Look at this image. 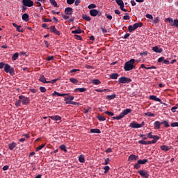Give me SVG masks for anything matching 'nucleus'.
Returning <instances> with one entry per match:
<instances>
[{
  "mask_svg": "<svg viewBox=\"0 0 178 178\" xmlns=\"http://www.w3.org/2000/svg\"><path fill=\"white\" fill-rule=\"evenodd\" d=\"M135 63L136 60L134 58H132L130 60L126 62L124 66L125 72H130V70H133V69H134Z\"/></svg>",
  "mask_w": 178,
  "mask_h": 178,
  "instance_id": "1",
  "label": "nucleus"
},
{
  "mask_svg": "<svg viewBox=\"0 0 178 178\" xmlns=\"http://www.w3.org/2000/svg\"><path fill=\"white\" fill-rule=\"evenodd\" d=\"M144 126H145V122H142L141 124H138L137 123V122L133 121L129 124V127H131V129H140V127H144Z\"/></svg>",
  "mask_w": 178,
  "mask_h": 178,
  "instance_id": "2",
  "label": "nucleus"
},
{
  "mask_svg": "<svg viewBox=\"0 0 178 178\" xmlns=\"http://www.w3.org/2000/svg\"><path fill=\"white\" fill-rule=\"evenodd\" d=\"M4 72H6V73H9L10 76H14L15 68L12 67L9 64H6L4 67Z\"/></svg>",
  "mask_w": 178,
  "mask_h": 178,
  "instance_id": "3",
  "label": "nucleus"
},
{
  "mask_svg": "<svg viewBox=\"0 0 178 178\" xmlns=\"http://www.w3.org/2000/svg\"><path fill=\"white\" fill-rule=\"evenodd\" d=\"M119 84H129L131 83V79L126 76H122L118 79Z\"/></svg>",
  "mask_w": 178,
  "mask_h": 178,
  "instance_id": "4",
  "label": "nucleus"
},
{
  "mask_svg": "<svg viewBox=\"0 0 178 178\" xmlns=\"http://www.w3.org/2000/svg\"><path fill=\"white\" fill-rule=\"evenodd\" d=\"M19 98L21 99L22 105H29V104H30V97H26L24 95H19Z\"/></svg>",
  "mask_w": 178,
  "mask_h": 178,
  "instance_id": "5",
  "label": "nucleus"
},
{
  "mask_svg": "<svg viewBox=\"0 0 178 178\" xmlns=\"http://www.w3.org/2000/svg\"><path fill=\"white\" fill-rule=\"evenodd\" d=\"M22 5L28 8H31V6H34V1L31 0H22Z\"/></svg>",
  "mask_w": 178,
  "mask_h": 178,
  "instance_id": "6",
  "label": "nucleus"
},
{
  "mask_svg": "<svg viewBox=\"0 0 178 178\" xmlns=\"http://www.w3.org/2000/svg\"><path fill=\"white\" fill-rule=\"evenodd\" d=\"M90 16L95 17V16H102V13L98 11V10L92 9L90 10Z\"/></svg>",
  "mask_w": 178,
  "mask_h": 178,
  "instance_id": "7",
  "label": "nucleus"
},
{
  "mask_svg": "<svg viewBox=\"0 0 178 178\" xmlns=\"http://www.w3.org/2000/svg\"><path fill=\"white\" fill-rule=\"evenodd\" d=\"M138 175H140V176H141V177L143 178H149V174H148V171L147 170H138Z\"/></svg>",
  "mask_w": 178,
  "mask_h": 178,
  "instance_id": "8",
  "label": "nucleus"
},
{
  "mask_svg": "<svg viewBox=\"0 0 178 178\" xmlns=\"http://www.w3.org/2000/svg\"><path fill=\"white\" fill-rule=\"evenodd\" d=\"M13 26L17 29V31H18V33H23V31H24L22 26L17 25L16 24V23H13Z\"/></svg>",
  "mask_w": 178,
  "mask_h": 178,
  "instance_id": "9",
  "label": "nucleus"
},
{
  "mask_svg": "<svg viewBox=\"0 0 178 178\" xmlns=\"http://www.w3.org/2000/svg\"><path fill=\"white\" fill-rule=\"evenodd\" d=\"M50 31L51 33H54V34H56V35H60V32L56 30V27H55V26H51L50 27Z\"/></svg>",
  "mask_w": 178,
  "mask_h": 178,
  "instance_id": "10",
  "label": "nucleus"
},
{
  "mask_svg": "<svg viewBox=\"0 0 178 178\" xmlns=\"http://www.w3.org/2000/svg\"><path fill=\"white\" fill-rule=\"evenodd\" d=\"M152 51H154V52H156V54H162V52H163V49L159 47L158 46L152 47Z\"/></svg>",
  "mask_w": 178,
  "mask_h": 178,
  "instance_id": "11",
  "label": "nucleus"
},
{
  "mask_svg": "<svg viewBox=\"0 0 178 178\" xmlns=\"http://www.w3.org/2000/svg\"><path fill=\"white\" fill-rule=\"evenodd\" d=\"M159 63H161V62H163L165 65H170V62L168 60H165V57H160L158 59Z\"/></svg>",
  "mask_w": 178,
  "mask_h": 178,
  "instance_id": "12",
  "label": "nucleus"
},
{
  "mask_svg": "<svg viewBox=\"0 0 178 178\" xmlns=\"http://www.w3.org/2000/svg\"><path fill=\"white\" fill-rule=\"evenodd\" d=\"M57 97H66V95H68L67 93H59L56 91H54L53 93H52V96L53 97H55L56 96Z\"/></svg>",
  "mask_w": 178,
  "mask_h": 178,
  "instance_id": "13",
  "label": "nucleus"
},
{
  "mask_svg": "<svg viewBox=\"0 0 178 178\" xmlns=\"http://www.w3.org/2000/svg\"><path fill=\"white\" fill-rule=\"evenodd\" d=\"M51 120H55L56 122H58V120H62V117L59 115H51L49 117Z\"/></svg>",
  "mask_w": 178,
  "mask_h": 178,
  "instance_id": "14",
  "label": "nucleus"
},
{
  "mask_svg": "<svg viewBox=\"0 0 178 178\" xmlns=\"http://www.w3.org/2000/svg\"><path fill=\"white\" fill-rule=\"evenodd\" d=\"M39 81H41V83H44L46 84H48V81H47V79L45 78V76L41 74L39 77Z\"/></svg>",
  "mask_w": 178,
  "mask_h": 178,
  "instance_id": "15",
  "label": "nucleus"
},
{
  "mask_svg": "<svg viewBox=\"0 0 178 178\" xmlns=\"http://www.w3.org/2000/svg\"><path fill=\"white\" fill-rule=\"evenodd\" d=\"M140 67L142 69H146L147 70H151V69H156V66L152 65L151 67H146L145 64H141Z\"/></svg>",
  "mask_w": 178,
  "mask_h": 178,
  "instance_id": "16",
  "label": "nucleus"
},
{
  "mask_svg": "<svg viewBox=\"0 0 178 178\" xmlns=\"http://www.w3.org/2000/svg\"><path fill=\"white\" fill-rule=\"evenodd\" d=\"M65 15H72L73 13V8L70 7H67L65 9Z\"/></svg>",
  "mask_w": 178,
  "mask_h": 178,
  "instance_id": "17",
  "label": "nucleus"
},
{
  "mask_svg": "<svg viewBox=\"0 0 178 178\" xmlns=\"http://www.w3.org/2000/svg\"><path fill=\"white\" fill-rule=\"evenodd\" d=\"M162 124V122L156 121L154 123V129H156L157 130H159L161 129V125Z\"/></svg>",
  "mask_w": 178,
  "mask_h": 178,
  "instance_id": "18",
  "label": "nucleus"
},
{
  "mask_svg": "<svg viewBox=\"0 0 178 178\" xmlns=\"http://www.w3.org/2000/svg\"><path fill=\"white\" fill-rule=\"evenodd\" d=\"M16 145H17V144H16V143L13 142L12 143H10L8 145V148L9 149H10V151H13V149H15V148H16Z\"/></svg>",
  "mask_w": 178,
  "mask_h": 178,
  "instance_id": "19",
  "label": "nucleus"
},
{
  "mask_svg": "<svg viewBox=\"0 0 178 178\" xmlns=\"http://www.w3.org/2000/svg\"><path fill=\"white\" fill-rule=\"evenodd\" d=\"M138 159V156H136L134 154H131L129 156L128 161H137Z\"/></svg>",
  "mask_w": 178,
  "mask_h": 178,
  "instance_id": "20",
  "label": "nucleus"
},
{
  "mask_svg": "<svg viewBox=\"0 0 178 178\" xmlns=\"http://www.w3.org/2000/svg\"><path fill=\"white\" fill-rule=\"evenodd\" d=\"M29 17L30 16L27 13H24V15H22V20H24V22H29V20H30Z\"/></svg>",
  "mask_w": 178,
  "mask_h": 178,
  "instance_id": "21",
  "label": "nucleus"
},
{
  "mask_svg": "<svg viewBox=\"0 0 178 178\" xmlns=\"http://www.w3.org/2000/svg\"><path fill=\"white\" fill-rule=\"evenodd\" d=\"M130 112H131V109L130 108H126L125 110H124L121 113L122 115L124 116H126V115H129V113H130Z\"/></svg>",
  "mask_w": 178,
  "mask_h": 178,
  "instance_id": "22",
  "label": "nucleus"
},
{
  "mask_svg": "<svg viewBox=\"0 0 178 178\" xmlns=\"http://www.w3.org/2000/svg\"><path fill=\"white\" fill-rule=\"evenodd\" d=\"M118 77H119V74L118 73H113L110 75V78L112 79V80H118Z\"/></svg>",
  "mask_w": 178,
  "mask_h": 178,
  "instance_id": "23",
  "label": "nucleus"
},
{
  "mask_svg": "<svg viewBox=\"0 0 178 178\" xmlns=\"http://www.w3.org/2000/svg\"><path fill=\"white\" fill-rule=\"evenodd\" d=\"M91 83L95 86H99V84H101V81H99V79H92Z\"/></svg>",
  "mask_w": 178,
  "mask_h": 178,
  "instance_id": "24",
  "label": "nucleus"
},
{
  "mask_svg": "<svg viewBox=\"0 0 178 178\" xmlns=\"http://www.w3.org/2000/svg\"><path fill=\"white\" fill-rule=\"evenodd\" d=\"M116 98V94H113L111 95H107L106 97V99H108V101H111V99H115Z\"/></svg>",
  "mask_w": 178,
  "mask_h": 178,
  "instance_id": "25",
  "label": "nucleus"
},
{
  "mask_svg": "<svg viewBox=\"0 0 178 178\" xmlns=\"http://www.w3.org/2000/svg\"><path fill=\"white\" fill-rule=\"evenodd\" d=\"M82 19H83V20H86V22H90L91 20V17H90L86 14H83L82 15Z\"/></svg>",
  "mask_w": 178,
  "mask_h": 178,
  "instance_id": "26",
  "label": "nucleus"
},
{
  "mask_svg": "<svg viewBox=\"0 0 178 178\" xmlns=\"http://www.w3.org/2000/svg\"><path fill=\"white\" fill-rule=\"evenodd\" d=\"M138 27H143V23L142 22H138L134 24V29H135V30H137V29H138Z\"/></svg>",
  "mask_w": 178,
  "mask_h": 178,
  "instance_id": "27",
  "label": "nucleus"
},
{
  "mask_svg": "<svg viewBox=\"0 0 178 178\" xmlns=\"http://www.w3.org/2000/svg\"><path fill=\"white\" fill-rule=\"evenodd\" d=\"M65 102V104H67V105H79V103L72 102V100H67Z\"/></svg>",
  "mask_w": 178,
  "mask_h": 178,
  "instance_id": "28",
  "label": "nucleus"
},
{
  "mask_svg": "<svg viewBox=\"0 0 178 178\" xmlns=\"http://www.w3.org/2000/svg\"><path fill=\"white\" fill-rule=\"evenodd\" d=\"M165 22H166L167 23H170V24L171 26H175V21H173V19L167 18V19H165Z\"/></svg>",
  "mask_w": 178,
  "mask_h": 178,
  "instance_id": "29",
  "label": "nucleus"
},
{
  "mask_svg": "<svg viewBox=\"0 0 178 178\" xmlns=\"http://www.w3.org/2000/svg\"><path fill=\"white\" fill-rule=\"evenodd\" d=\"M79 161L81 162V163H84V162H86V159H84V156L83 154H81L79 156Z\"/></svg>",
  "mask_w": 178,
  "mask_h": 178,
  "instance_id": "30",
  "label": "nucleus"
},
{
  "mask_svg": "<svg viewBox=\"0 0 178 178\" xmlns=\"http://www.w3.org/2000/svg\"><path fill=\"white\" fill-rule=\"evenodd\" d=\"M79 91V92H85V91H87V89L86 88H77L75 89V92Z\"/></svg>",
  "mask_w": 178,
  "mask_h": 178,
  "instance_id": "31",
  "label": "nucleus"
},
{
  "mask_svg": "<svg viewBox=\"0 0 178 178\" xmlns=\"http://www.w3.org/2000/svg\"><path fill=\"white\" fill-rule=\"evenodd\" d=\"M90 133H96L97 134H101V130L98 129H90Z\"/></svg>",
  "mask_w": 178,
  "mask_h": 178,
  "instance_id": "32",
  "label": "nucleus"
},
{
  "mask_svg": "<svg viewBox=\"0 0 178 178\" xmlns=\"http://www.w3.org/2000/svg\"><path fill=\"white\" fill-rule=\"evenodd\" d=\"M160 148L161 149H162V151H169V149H170L169 146L167 145H161L160 146Z\"/></svg>",
  "mask_w": 178,
  "mask_h": 178,
  "instance_id": "33",
  "label": "nucleus"
},
{
  "mask_svg": "<svg viewBox=\"0 0 178 178\" xmlns=\"http://www.w3.org/2000/svg\"><path fill=\"white\" fill-rule=\"evenodd\" d=\"M138 162L140 165H145V163H147V162H148V159H144L143 160L140 159L138 161Z\"/></svg>",
  "mask_w": 178,
  "mask_h": 178,
  "instance_id": "34",
  "label": "nucleus"
},
{
  "mask_svg": "<svg viewBox=\"0 0 178 178\" xmlns=\"http://www.w3.org/2000/svg\"><path fill=\"white\" fill-rule=\"evenodd\" d=\"M83 31L81 29H79L75 31H72V34H81Z\"/></svg>",
  "mask_w": 178,
  "mask_h": 178,
  "instance_id": "35",
  "label": "nucleus"
},
{
  "mask_svg": "<svg viewBox=\"0 0 178 178\" xmlns=\"http://www.w3.org/2000/svg\"><path fill=\"white\" fill-rule=\"evenodd\" d=\"M70 81L73 84H77V83H79V80H77L76 78H70Z\"/></svg>",
  "mask_w": 178,
  "mask_h": 178,
  "instance_id": "36",
  "label": "nucleus"
},
{
  "mask_svg": "<svg viewBox=\"0 0 178 178\" xmlns=\"http://www.w3.org/2000/svg\"><path fill=\"white\" fill-rule=\"evenodd\" d=\"M15 106H16L17 108H19V107L22 106V99H19V100H17V101L15 102Z\"/></svg>",
  "mask_w": 178,
  "mask_h": 178,
  "instance_id": "37",
  "label": "nucleus"
},
{
  "mask_svg": "<svg viewBox=\"0 0 178 178\" xmlns=\"http://www.w3.org/2000/svg\"><path fill=\"white\" fill-rule=\"evenodd\" d=\"M97 119L98 120H99L100 122H105V120H106V118H105V117L101 115H99L97 116Z\"/></svg>",
  "mask_w": 178,
  "mask_h": 178,
  "instance_id": "38",
  "label": "nucleus"
},
{
  "mask_svg": "<svg viewBox=\"0 0 178 178\" xmlns=\"http://www.w3.org/2000/svg\"><path fill=\"white\" fill-rule=\"evenodd\" d=\"M50 3L54 6V8H58V3L55 0H50Z\"/></svg>",
  "mask_w": 178,
  "mask_h": 178,
  "instance_id": "39",
  "label": "nucleus"
},
{
  "mask_svg": "<svg viewBox=\"0 0 178 178\" xmlns=\"http://www.w3.org/2000/svg\"><path fill=\"white\" fill-rule=\"evenodd\" d=\"M58 80H60V78H57V79H54L51 81H48L47 83H48V84H49V83L55 84V83H56V81H58Z\"/></svg>",
  "mask_w": 178,
  "mask_h": 178,
  "instance_id": "40",
  "label": "nucleus"
},
{
  "mask_svg": "<svg viewBox=\"0 0 178 178\" xmlns=\"http://www.w3.org/2000/svg\"><path fill=\"white\" fill-rule=\"evenodd\" d=\"M136 29H135V28H134V26H133V25H129V26H128V31L129 32V33H133V31H134Z\"/></svg>",
  "mask_w": 178,
  "mask_h": 178,
  "instance_id": "41",
  "label": "nucleus"
},
{
  "mask_svg": "<svg viewBox=\"0 0 178 178\" xmlns=\"http://www.w3.org/2000/svg\"><path fill=\"white\" fill-rule=\"evenodd\" d=\"M104 175H106L107 173H108L109 170L111 169V168L108 165H106L105 167H104Z\"/></svg>",
  "mask_w": 178,
  "mask_h": 178,
  "instance_id": "42",
  "label": "nucleus"
},
{
  "mask_svg": "<svg viewBox=\"0 0 178 178\" xmlns=\"http://www.w3.org/2000/svg\"><path fill=\"white\" fill-rule=\"evenodd\" d=\"M17 58H19V53H15V54L13 55L12 60H17Z\"/></svg>",
  "mask_w": 178,
  "mask_h": 178,
  "instance_id": "43",
  "label": "nucleus"
},
{
  "mask_svg": "<svg viewBox=\"0 0 178 178\" xmlns=\"http://www.w3.org/2000/svg\"><path fill=\"white\" fill-rule=\"evenodd\" d=\"M60 149H61V151H64V152H67V149H66V145H61L60 146Z\"/></svg>",
  "mask_w": 178,
  "mask_h": 178,
  "instance_id": "44",
  "label": "nucleus"
},
{
  "mask_svg": "<svg viewBox=\"0 0 178 178\" xmlns=\"http://www.w3.org/2000/svg\"><path fill=\"white\" fill-rule=\"evenodd\" d=\"M74 99V97L68 96L67 97H65L64 101H73Z\"/></svg>",
  "mask_w": 178,
  "mask_h": 178,
  "instance_id": "45",
  "label": "nucleus"
},
{
  "mask_svg": "<svg viewBox=\"0 0 178 178\" xmlns=\"http://www.w3.org/2000/svg\"><path fill=\"white\" fill-rule=\"evenodd\" d=\"M161 124H164V127H170V125H169V122L166 120L161 122Z\"/></svg>",
  "mask_w": 178,
  "mask_h": 178,
  "instance_id": "46",
  "label": "nucleus"
},
{
  "mask_svg": "<svg viewBox=\"0 0 178 178\" xmlns=\"http://www.w3.org/2000/svg\"><path fill=\"white\" fill-rule=\"evenodd\" d=\"M145 116H149L151 118H154L155 116V114L151 113V112H147L145 113Z\"/></svg>",
  "mask_w": 178,
  "mask_h": 178,
  "instance_id": "47",
  "label": "nucleus"
},
{
  "mask_svg": "<svg viewBox=\"0 0 178 178\" xmlns=\"http://www.w3.org/2000/svg\"><path fill=\"white\" fill-rule=\"evenodd\" d=\"M141 164H140L139 163H138V161H137V163L134 165V168H135V169H137V170H138V169H140V168H141V165H140Z\"/></svg>",
  "mask_w": 178,
  "mask_h": 178,
  "instance_id": "48",
  "label": "nucleus"
},
{
  "mask_svg": "<svg viewBox=\"0 0 178 178\" xmlns=\"http://www.w3.org/2000/svg\"><path fill=\"white\" fill-rule=\"evenodd\" d=\"M44 147H45V144H42L41 145H40L39 147H38L36 148V151H41V149H42V148H44Z\"/></svg>",
  "mask_w": 178,
  "mask_h": 178,
  "instance_id": "49",
  "label": "nucleus"
},
{
  "mask_svg": "<svg viewBox=\"0 0 178 178\" xmlns=\"http://www.w3.org/2000/svg\"><path fill=\"white\" fill-rule=\"evenodd\" d=\"M115 2L118 6H120L121 5L124 4L123 0H115Z\"/></svg>",
  "mask_w": 178,
  "mask_h": 178,
  "instance_id": "50",
  "label": "nucleus"
},
{
  "mask_svg": "<svg viewBox=\"0 0 178 178\" xmlns=\"http://www.w3.org/2000/svg\"><path fill=\"white\" fill-rule=\"evenodd\" d=\"M125 16L123 17L124 20H130V17L129 16V13H125Z\"/></svg>",
  "mask_w": 178,
  "mask_h": 178,
  "instance_id": "51",
  "label": "nucleus"
},
{
  "mask_svg": "<svg viewBox=\"0 0 178 178\" xmlns=\"http://www.w3.org/2000/svg\"><path fill=\"white\" fill-rule=\"evenodd\" d=\"M104 113L108 116H113L115 115V113L111 111H105Z\"/></svg>",
  "mask_w": 178,
  "mask_h": 178,
  "instance_id": "52",
  "label": "nucleus"
},
{
  "mask_svg": "<svg viewBox=\"0 0 178 178\" xmlns=\"http://www.w3.org/2000/svg\"><path fill=\"white\" fill-rule=\"evenodd\" d=\"M123 118L124 117L123 116V114H122L121 113L119 115L116 117V120H120V119H123Z\"/></svg>",
  "mask_w": 178,
  "mask_h": 178,
  "instance_id": "53",
  "label": "nucleus"
},
{
  "mask_svg": "<svg viewBox=\"0 0 178 178\" xmlns=\"http://www.w3.org/2000/svg\"><path fill=\"white\" fill-rule=\"evenodd\" d=\"M40 90L41 92H47V88H45V87L40 86Z\"/></svg>",
  "mask_w": 178,
  "mask_h": 178,
  "instance_id": "54",
  "label": "nucleus"
},
{
  "mask_svg": "<svg viewBox=\"0 0 178 178\" xmlns=\"http://www.w3.org/2000/svg\"><path fill=\"white\" fill-rule=\"evenodd\" d=\"M177 108H178L177 104V106H175L172 107L171 111L172 112V113H175V112H176V109H177Z\"/></svg>",
  "mask_w": 178,
  "mask_h": 178,
  "instance_id": "55",
  "label": "nucleus"
},
{
  "mask_svg": "<svg viewBox=\"0 0 178 178\" xmlns=\"http://www.w3.org/2000/svg\"><path fill=\"white\" fill-rule=\"evenodd\" d=\"M88 9H95V8H97V6L95 4H90L88 6Z\"/></svg>",
  "mask_w": 178,
  "mask_h": 178,
  "instance_id": "56",
  "label": "nucleus"
},
{
  "mask_svg": "<svg viewBox=\"0 0 178 178\" xmlns=\"http://www.w3.org/2000/svg\"><path fill=\"white\" fill-rule=\"evenodd\" d=\"M74 37L76 40H79V41H81V40H83V38L79 35H75Z\"/></svg>",
  "mask_w": 178,
  "mask_h": 178,
  "instance_id": "57",
  "label": "nucleus"
},
{
  "mask_svg": "<svg viewBox=\"0 0 178 178\" xmlns=\"http://www.w3.org/2000/svg\"><path fill=\"white\" fill-rule=\"evenodd\" d=\"M111 161V159H109V158H106V159H105V162H104V163H103V165H109V161Z\"/></svg>",
  "mask_w": 178,
  "mask_h": 178,
  "instance_id": "58",
  "label": "nucleus"
},
{
  "mask_svg": "<svg viewBox=\"0 0 178 178\" xmlns=\"http://www.w3.org/2000/svg\"><path fill=\"white\" fill-rule=\"evenodd\" d=\"M153 140L158 141V140H159L161 138V137H159V136H153V138H152Z\"/></svg>",
  "mask_w": 178,
  "mask_h": 178,
  "instance_id": "59",
  "label": "nucleus"
},
{
  "mask_svg": "<svg viewBox=\"0 0 178 178\" xmlns=\"http://www.w3.org/2000/svg\"><path fill=\"white\" fill-rule=\"evenodd\" d=\"M149 98V99H152V101H156V95H150Z\"/></svg>",
  "mask_w": 178,
  "mask_h": 178,
  "instance_id": "60",
  "label": "nucleus"
},
{
  "mask_svg": "<svg viewBox=\"0 0 178 178\" xmlns=\"http://www.w3.org/2000/svg\"><path fill=\"white\" fill-rule=\"evenodd\" d=\"M147 19H150L151 20H152V19H154V17H152V15L151 14H147L146 15Z\"/></svg>",
  "mask_w": 178,
  "mask_h": 178,
  "instance_id": "61",
  "label": "nucleus"
},
{
  "mask_svg": "<svg viewBox=\"0 0 178 178\" xmlns=\"http://www.w3.org/2000/svg\"><path fill=\"white\" fill-rule=\"evenodd\" d=\"M139 137H141L143 138V140H147L148 138V137H147V136H145L144 134H140Z\"/></svg>",
  "mask_w": 178,
  "mask_h": 178,
  "instance_id": "62",
  "label": "nucleus"
},
{
  "mask_svg": "<svg viewBox=\"0 0 178 178\" xmlns=\"http://www.w3.org/2000/svg\"><path fill=\"white\" fill-rule=\"evenodd\" d=\"M172 127H178V122H172L171 123Z\"/></svg>",
  "mask_w": 178,
  "mask_h": 178,
  "instance_id": "63",
  "label": "nucleus"
},
{
  "mask_svg": "<svg viewBox=\"0 0 178 178\" xmlns=\"http://www.w3.org/2000/svg\"><path fill=\"white\" fill-rule=\"evenodd\" d=\"M174 26L175 27H178V19H175L174 20Z\"/></svg>",
  "mask_w": 178,
  "mask_h": 178,
  "instance_id": "64",
  "label": "nucleus"
}]
</instances>
